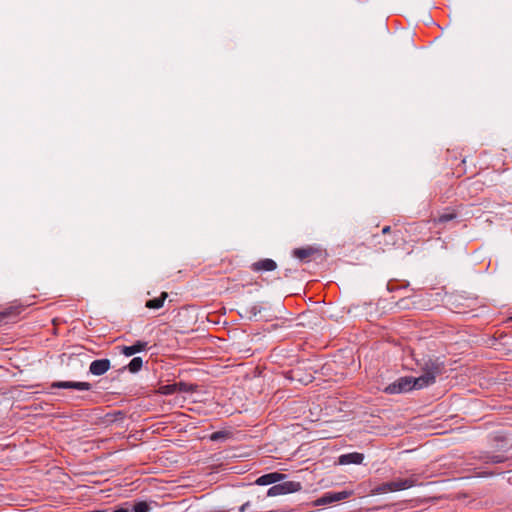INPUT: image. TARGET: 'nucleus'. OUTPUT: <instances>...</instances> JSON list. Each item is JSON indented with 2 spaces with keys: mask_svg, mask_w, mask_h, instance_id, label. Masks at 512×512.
I'll list each match as a JSON object with an SVG mask.
<instances>
[{
  "mask_svg": "<svg viewBox=\"0 0 512 512\" xmlns=\"http://www.w3.org/2000/svg\"><path fill=\"white\" fill-rule=\"evenodd\" d=\"M267 495L270 497L278 496V495H284L283 490L280 484H276L268 489Z\"/></svg>",
  "mask_w": 512,
  "mask_h": 512,
  "instance_id": "412c9836",
  "label": "nucleus"
},
{
  "mask_svg": "<svg viewBox=\"0 0 512 512\" xmlns=\"http://www.w3.org/2000/svg\"><path fill=\"white\" fill-rule=\"evenodd\" d=\"M250 268L254 272L274 271L277 268V263L272 259L265 258L252 263Z\"/></svg>",
  "mask_w": 512,
  "mask_h": 512,
  "instance_id": "423d86ee",
  "label": "nucleus"
},
{
  "mask_svg": "<svg viewBox=\"0 0 512 512\" xmlns=\"http://www.w3.org/2000/svg\"><path fill=\"white\" fill-rule=\"evenodd\" d=\"M418 381V377H401L396 382L390 384L386 391L394 394V393H402V392H408L412 389H420L418 387V384L416 383Z\"/></svg>",
  "mask_w": 512,
  "mask_h": 512,
  "instance_id": "7ed1b4c3",
  "label": "nucleus"
},
{
  "mask_svg": "<svg viewBox=\"0 0 512 512\" xmlns=\"http://www.w3.org/2000/svg\"><path fill=\"white\" fill-rule=\"evenodd\" d=\"M176 388H177V392L190 393V392H195L197 389V386L193 385V384H188L185 382H178V383H176Z\"/></svg>",
  "mask_w": 512,
  "mask_h": 512,
  "instance_id": "2eb2a0df",
  "label": "nucleus"
},
{
  "mask_svg": "<svg viewBox=\"0 0 512 512\" xmlns=\"http://www.w3.org/2000/svg\"><path fill=\"white\" fill-rule=\"evenodd\" d=\"M280 485L282 487L283 494L298 492L302 488L301 484L299 482H295V481L283 482V483H280Z\"/></svg>",
  "mask_w": 512,
  "mask_h": 512,
  "instance_id": "9b49d317",
  "label": "nucleus"
},
{
  "mask_svg": "<svg viewBox=\"0 0 512 512\" xmlns=\"http://www.w3.org/2000/svg\"><path fill=\"white\" fill-rule=\"evenodd\" d=\"M117 348H118V349H120V352H121L122 354H124L125 356H128V346H125V345H124V346H119V347H117Z\"/></svg>",
  "mask_w": 512,
  "mask_h": 512,
  "instance_id": "5701e85b",
  "label": "nucleus"
},
{
  "mask_svg": "<svg viewBox=\"0 0 512 512\" xmlns=\"http://www.w3.org/2000/svg\"><path fill=\"white\" fill-rule=\"evenodd\" d=\"M18 313L19 310L16 307H10L3 311H0V322H2L4 319L8 318L11 315H17Z\"/></svg>",
  "mask_w": 512,
  "mask_h": 512,
  "instance_id": "6ab92c4d",
  "label": "nucleus"
},
{
  "mask_svg": "<svg viewBox=\"0 0 512 512\" xmlns=\"http://www.w3.org/2000/svg\"><path fill=\"white\" fill-rule=\"evenodd\" d=\"M143 366V359L142 357H134L130 360V373H136L141 370Z\"/></svg>",
  "mask_w": 512,
  "mask_h": 512,
  "instance_id": "4468645a",
  "label": "nucleus"
},
{
  "mask_svg": "<svg viewBox=\"0 0 512 512\" xmlns=\"http://www.w3.org/2000/svg\"><path fill=\"white\" fill-rule=\"evenodd\" d=\"M176 392H177L176 383L160 386L157 390V393H159L161 395H171Z\"/></svg>",
  "mask_w": 512,
  "mask_h": 512,
  "instance_id": "dca6fc26",
  "label": "nucleus"
},
{
  "mask_svg": "<svg viewBox=\"0 0 512 512\" xmlns=\"http://www.w3.org/2000/svg\"><path fill=\"white\" fill-rule=\"evenodd\" d=\"M506 457L504 455H501V454H497V455H487L484 457V461L486 463H494V464H497V463H502L504 461H506Z\"/></svg>",
  "mask_w": 512,
  "mask_h": 512,
  "instance_id": "f3484780",
  "label": "nucleus"
},
{
  "mask_svg": "<svg viewBox=\"0 0 512 512\" xmlns=\"http://www.w3.org/2000/svg\"><path fill=\"white\" fill-rule=\"evenodd\" d=\"M350 491L326 492L314 501V506H324L345 500L351 496Z\"/></svg>",
  "mask_w": 512,
  "mask_h": 512,
  "instance_id": "20e7f679",
  "label": "nucleus"
},
{
  "mask_svg": "<svg viewBox=\"0 0 512 512\" xmlns=\"http://www.w3.org/2000/svg\"><path fill=\"white\" fill-rule=\"evenodd\" d=\"M284 477H285L284 474H281L278 472L268 473V474H264V475L260 476L256 480V484L270 485V484H273V483H276V482L282 480Z\"/></svg>",
  "mask_w": 512,
  "mask_h": 512,
  "instance_id": "1a4fd4ad",
  "label": "nucleus"
},
{
  "mask_svg": "<svg viewBox=\"0 0 512 512\" xmlns=\"http://www.w3.org/2000/svg\"><path fill=\"white\" fill-rule=\"evenodd\" d=\"M364 460V455L359 452H352L343 454L338 458V463L341 465L347 464H361Z\"/></svg>",
  "mask_w": 512,
  "mask_h": 512,
  "instance_id": "6e6552de",
  "label": "nucleus"
},
{
  "mask_svg": "<svg viewBox=\"0 0 512 512\" xmlns=\"http://www.w3.org/2000/svg\"><path fill=\"white\" fill-rule=\"evenodd\" d=\"M51 387L57 389H76L81 391H88L91 389V384L88 382L57 381L53 382Z\"/></svg>",
  "mask_w": 512,
  "mask_h": 512,
  "instance_id": "39448f33",
  "label": "nucleus"
},
{
  "mask_svg": "<svg viewBox=\"0 0 512 512\" xmlns=\"http://www.w3.org/2000/svg\"><path fill=\"white\" fill-rule=\"evenodd\" d=\"M456 218V214L454 212H449V213H443L441 214L437 219H435L434 221L436 223H446L448 221H451L453 219Z\"/></svg>",
  "mask_w": 512,
  "mask_h": 512,
  "instance_id": "aec40b11",
  "label": "nucleus"
},
{
  "mask_svg": "<svg viewBox=\"0 0 512 512\" xmlns=\"http://www.w3.org/2000/svg\"><path fill=\"white\" fill-rule=\"evenodd\" d=\"M110 368V361L108 359L95 360L90 364L89 371L93 375H103Z\"/></svg>",
  "mask_w": 512,
  "mask_h": 512,
  "instance_id": "0eeeda50",
  "label": "nucleus"
},
{
  "mask_svg": "<svg viewBox=\"0 0 512 512\" xmlns=\"http://www.w3.org/2000/svg\"><path fill=\"white\" fill-rule=\"evenodd\" d=\"M226 432H223V431H217V432H214L210 435V440L212 441H218L220 439H223L226 437Z\"/></svg>",
  "mask_w": 512,
  "mask_h": 512,
  "instance_id": "4be33fe9",
  "label": "nucleus"
},
{
  "mask_svg": "<svg viewBox=\"0 0 512 512\" xmlns=\"http://www.w3.org/2000/svg\"><path fill=\"white\" fill-rule=\"evenodd\" d=\"M390 230H391V227H390V226H385V227L382 229V233H383V234H387V233H389V232H390Z\"/></svg>",
  "mask_w": 512,
  "mask_h": 512,
  "instance_id": "393cba45",
  "label": "nucleus"
},
{
  "mask_svg": "<svg viewBox=\"0 0 512 512\" xmlns=\"http://www.w3.org/2000/svg\"><path fill=\"white\" fill-rule=\"evenodd\" d=\"M113 512H128V509H125V508H120V509H117Z\"/></svg>",
  "mask_w": 512,
  "mask_h": 512,
  "instance_id": "a878e982",
  "label": "nucleus"
},
{
  "mask_svg": "<svg viewBox=\"0 0 512 512\" xmlns=\"http://www.w3.org/2000/svg\"><path fill=\"white\" fill-rule=\"evenodd\" d=\"M416 483L417 479L414 476L405 479H396L390 482L382 483L381 485L377 486L375 488V492L377 494H384L389 492L406 490L415 486Z\"/></svg>",
  "mask_w": 512,
  "mask_h": 512,
  "instance_id": "f03ea898",
  "label": "nucleus"
},
{
  "mask_svg": "<svg viewBox=\"0 0 512 512\" xmlns=\"http://www.w3.org/2000/svg\"><path fill=\"white\" fill-rule=\"evenodd\" d=\"M167 297V292H162L159 297L148 300L145 306L149 309H160Z\"/></svg>",
  "mask_w": 512,
  "mask_h": 512,
  "instance_id": "9d476101",
  "label": "nucleus"
},
{
  "mask_svg": "<svg viewBox=\"0 0 512 512\" xmlns=\"http://www.w3.org/2000/svg\"><path fill=\"white\" fill-rule=\"evenodd\" d=\"M315 250L312 247L296 248L293 251V256L299 260H305L313 255Z\"/></svg>",
  "mask_w": 512,
  "mask_h": 512,
  "instance_id": "f8f14e48",
  "label": "nucleus"
},
{
  "mask_svg": "<svg viewBox=\"0 0 512 512\" xmlns=\"http://www.w3.org/2000/svg\"><path fill=\"white\" fill-rule=\"evenodd\" d=\"M249 506H250V502H246V503H244V504L240 507L239 511H240V512H244V511H246V509H247Z\"/></svg>",
  "mask_w": 512,
  "mask_h": 512,
  "instance_id": "b1692460",
  "label": "nucleus"
},
{
  "mask_svg": "<svg viewBox=\"0 0 512 512\" xmlns=\"http://www.w3.org/2000/svg\"><path fill=\"white\" fill-rule=\"evenodd\" d=\"M150 505L146 501H139L133 505L134 512H149Z\"/></svg>",
  "mask_w": 512,
  "mask_h": 512,
  "instance_id": "a211bd4d",
  "label": "nucleus"
},
{
  "mask_svg": "<svg viewBox=\"0 0 512 512\" xmlns=\"http://www.w3.org/2000/svg\"><path fill=\"white\" fill-rule=\"evenodd\" d=\"M93 512H105V511H102V510H96V511H93Z\"/></svg>",
  "mask_w": 512,
  "mask_h": 512,
  "instance_id": "bb28decb",
  "label": "nucleus"
},
{
  "mask_svg": "<svg viewBox=\"0 0 512 512\" xmlns=\"http://www.w3.org/2000/svg\"><path fill=\"white\" fill-rule=\"evenodd\" d=\"M442 363L428 359L421 366L422 374L418 377L419 388H425L435 383L436 377L442 373Z\"/></svg>",
  "mask_w": 512,
  "mask_h": 512,
  "instance_id": "f257e3e1",
  "label": "nucleus"
},
{
  "mask_svg": "<svg viewBox=\"0 0 512 512\" xmlns=\"http://www.w3.org/2000/svg\"><path fill=\"white\" fill-rule=\"evenodd\" d=\"M148 346V342L146 341H137L133 345H130V356L144 351Z\"/></svg>",
  "mask_w": 512,
  "mask_h": 512,
  "instance_id": "ddd939ff",
  "label": "nucleus"
}]
</instances>
